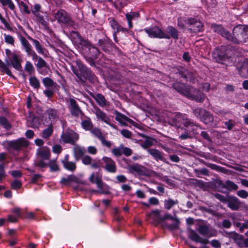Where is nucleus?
I'll return each mask as SVG.
<instances>
[{
    "label": "nucleus",
    "instance_id": "56",
    "mask_svg": "<svg viewBox=\"0 0 248 248\" xmlns=\"http://www.w3.org/2000/svg\"><path fill=\"white\" fill-rule=\"evenodd\" d=\"M123 144H121L118 147L114 148L112 150L111 152L112 154L117 157H119L123 154Z\"/></svg>",
    "mask_w": 248,
    "mask_h": 248
},
{
    "label": "nucleus",
    "instance_id": "53",
    "mask_svg": "<svg viewBox=\"0 0 248 248\" xmlns=\"http://www.w3.org/2000/svg\"><path fill=\"white\" fill-rule=\"evenodd\" d=\"M205 109L202 108H196L193 110V113L196 117L201 119L202 116L205 113Z\"/></svg>",
    "mask_w": 248,
    "mask_h": 248
},
{
    "label": "nucleus",
    "instance_id": "15",
    "mask_svg": "<svg viewBox=\"0 0 248 248\" xmlns=\"http://www.w3.org/2000/svg\"><path fill=\"white\" fill-rule=\"evenodd\" d=\"M147 151L156 161H161L168 165L170 164L169 161L164 156V154L158 150L150 148Z\"/></svg>",
    "mask_w": 248,
    "mask_h": 248
},
{
    "label": "nucleus",
    "instance_id": "11",
    "mask_svg": "<svg viewBox=\"0 0 248 248\" xmlns=\"http://www.w3.org/2000/svg\"><path fill=\"white\" fill-rule=\"evenodd\" d=\"M79 135L74 131L68 128L63 133V142L67 143H70L74 145L75 143L78 140Z\"/></svg>",
    "mask_w": 248,
    "mask_h": 248
},
{
    "label": "nucleus",
    "instance_id": "54",
    "mask_svg": "<svg viewBox=\"0 0 248 248\" xmlns=\"http://www.w3.org/2000/svg\"><path fill=\"white\" fill-rule=\"evenodd\" d=\"M30 83L35 89L40 87V82L35 77H31L30 79Z\"/></svg>",
    "mask_w": 248,
    "mask_h": 248
},
{
    "label": "nucleus",
    "instance_id": "23",
    "mask_svg": "<svg viewBox=\"0 0 248 248\" xmlns=\"http://www.w3.org/2000/svg\"><path fill=\"white\" fill-rule=\"evenodd\" d=\"M89 180L91 183L96 184L98 188L100 189L99 192L100 193H104L102 190L104 184L102 181L101 176H99L98 174H95L94 173H93L91 175Z\"/></svg>",
    "mask_w": 248,
    "mask_h": 248
},
{
    "label": "nucleus",
    "instance_id": "3",
    "mask_svg": "<svg viewBox=\"0 0 248 248\" xmlns=\"http://www.w3.org/2000/svg\"><path fill=\"white\" fill-rule=\"evenodd\" d=\"M77 63L80 70V73H78L74 68V67L70 64L72 71L77 76L79 79L82 84H84L86 80H88L92 83H94L96 80L95 75L92 72L83 64L79 62H77Z\"/></svg>",
    "mask_w": 248,
    "mask_h": 248
},
{
    "label": "nucleus",
    "instance_id": "60",
    "mask_svg": "<svg viewBox=\"0 0 248 248\" xmlns=\"http://www.w3.org/2000/svg\"><path fill=\"white\" fill-rule=\"evenodd\" d=\"M35 16L38 18L39 22L42 26H43L45 28L48 27V23L45 20L43 16H41L39 14Z\"/></svg>",
    "mask_w": 248,
    "mask_h": 248
},
{
    "label": "nucleus",
    "instance_id": "47",
    "mask_svg": "<svg viewBox=\"0 0 248 248\" xmlns=\"http://www.w3.org/2000/svg\"><path fill=\"white\" fill-rule=\"evenodd\" d=\"M178 203L177 200H173L171 199L164 201V207L167 210H170L172 207Z\"/></svg>",
    "mask_w": 248,
    "mask_h": 248
},
{
    "label": "nucleus",
    "instance_id": "16",
    "mask_svg": "<svg viewBox=\"0 0 248 248\" xmlns=\"http://www.w3.org/2000/svg\"><path fill=\"white\" fill-rule=\"evenodd\" d=\"M105 166L104 169L108 172L114 173L117 171L115 162L111 158L104 156L102 158Z\"/></svg>",
    "mask_w": 248,
    "mask_h": 248
},
{
    "label": "nucleus",
    "instance_id": "42",
    "mask_svg": "<svg viewBox=\"0 0 248 248\" xmlns=\"http://www.w3.org/2000/svg\"><path fill=\"white\" fill-rule=\"evenodd\" d=\"M46 165L47 167H49L50 170L52 172L60 170V169L55 159L50 160L48 162H46Z\"/></svg>",
    "mask_w": 248,
    "mask_h": 248
},
{
    "label": "nucleus",
    "instance_id": "9",
    "mask_svg": "<svg viewBox=\"0 0 248 248\" xmlns=\"http://www.w3.org/2000/svg\"><path fill=\"white\" fill-rule=\"evenodd\" d=\"M144 30L150 37L170 39V36L158 27L155 26L149 29H144Z\"/></svg>",
    "mask_w": 248,
    "mask_h": 248
},
{
    "label": "nucleus",
    "instance_id": "64",
    "mask_svg": "<svg viewBox=\"0 0 248 248\" xmlns=\"http://www.w3.org/2000/svg\"><path fill=\"white\" fill-rule=\"evenodd\" d=\"M110 25L114 30H116L117 32L120 31V30H121V26L119 25V24L114 19H113L111 20Z\"/></svg>",
    "mask_w": 248,
    "mask_h": 248
},
{
    "label": "nucleus",
    "instance_id": "35",
    "mask_svg": "<svg viewBox=\"0 0 248 248\" xmlns=\"http://www.w3.org/2000/svg\"><path fill=\"white\" fill-rule=\"evenodd\" d=\"M84 46L89 49L92 58L96 59L98 57L100 52L97 47L91 45L89 42V45Z\"/></svg>",
    "mask_w": 248,
    "mask_h": 248
},
{
    "label": "nucleus",
    "instance_id": "41",
    "mask_svg": "<svg viewBox=\"0 0 248 248\" xmlns=\"http://www.w3.org/2000/svg\"><path fill=\"white\" fill-rule=\"evenodd\" d=\"M66 24L68 26L74 25V21L71 18L70 15L63 10V24Z\"/></svg>",
    "mask_w": 248,
    "mask_h": 248
},
{
    "label": "nucleus",
    "instance_id": "8",
    "mask_svg": "<svg viewBox=\"0 0 248 248\" xmlns=\"http://www.w3.org/2000/svg\"><path fill=\"white\" fill-rule=\"evenodd\" d=\"M97 45L100 49L106 52H109L110 49L113 47L118 52L121 53V50L107 37L99 39Z\"/></svg>",
    "mask_w": 248,
    "mask_h": 248
},
{
    "label": "nucleus",
    "instance_id": "20",
    "mask_svg": "<svg viewBox=\"0 0 248 248\" xmlns=\"http://www.w3.org/2000/svg\"><path fill=\"white\" fill-rule=\"evenodd\" d=\"M69 103L71 107V113L73 116L77 117L80 115L81 116H84V114L81 110L75 99L70 98L69 99Z\"/></svg>",
    "mask_w": 248,
    "mask_h": 248
},
{
    "label": "nucleus",
    "instance_id": "51",
    "mask_svg": "<svg viewBox=\"0 0 248 248\" xmlns=\"http://www.w3.org/2000/svg\"><path fill=\"white\" fill-rule=\"evenodd\" d=\"M173 220V223L171 224H167L166 227L170 230H175L178 229L179 225V220L178 218H175Z\"/></svg>",
    "mask_w": 248,
    "mask_h": 248
},
{
    "label": "nucleus",
    "instance_id": "48",
    "mask_svg": "<svg viewBox=\"0 0 248 248\" xmlns=\"http://www.w3.org/2000/svg\"><path fill=\"white\" fill-rule=\"evenodd\" d=\"M64 167L68 170L74 171L76 169V165L75 162L71 161H63Z\"/></svg>",
    "mask_w": 248,
    "mask_h": 248
},
{
    "label": "nucleus",
    "instance_id": "45",
    "mask_svg": "<svg viewBox=\"0 0 248 248\" xmlns=\"http://www.w3.org/2000/svg\"><path fill=\"white\" fill-rule=\"evenodd\" d=\"M0 124L7 130H10L12 126L8 119L4 116L0 117Z\"/></svg>",
    "mask_w": 248,
    "mask_h": 248
},
{
    "label": "nucleus",
    "instance_id": "4",
    "mask_svg": "<svg viewBox=\"0 0 248 248\" xmlns=\"http://www.w3.org/2000/svg\"><path fill=\"white\" fill-rule=\"evenodd\" d=\"M40 159L37 161L35 165L40 168L47 167L46 160H49L50 158V150L46 146H44L40 150H38L37 153Z\"/></svg>",
    "mask_w": 248,
    "mask_h": 248
},
{
    "label": "nucleus",
    "instance_id": "1",
    "mask_svg": "<svg viewBox=\"0 0 248 248\" xmlns=\"http://www.w3.org/2000/svg\"><path fill=\"white\" fill-rule=\"evenodd\" d=\"M228 40L234 44L248 42V26L238 25L234 27L232 34L229 32Z\"/></svg>",
    "mask_w": 248,
    "mask_h": 248
},
{
    "label": "nucleus",
    "instance_id": "29",
    "mask_svg": "<svg viewBox=\"0 0 248 248\" xmlns=\"http://www.w3.org/2000/svg\"><path fill=\"white\" fill-rule=\"evenodd\" d=\"M212 28L213 30L216 32L221 34L223 37H224L227 39H228V36L229 35V31L225 30L221 26L212 24Z\"/></svg>",
    "mask_w": 248,
    "mask_h": 248
},
{
    "label": "nucleus",
    "instance_id": "27",
    "mask_svg": "<svg viewBox=\"0 0 248 248\" xmlns=\"http://www.w3.org/2000/svg\"><path fill=\"white\" fill-rule=\"evenodd\" d=\"M115 114H116L115 120L116 121H118L119 123H122V121H125L129 122L130 124H131L133 125L137 126V125L138 124L136 123H135L134 121H133L132 119L127 117L125 115H124L117 111L115 112Z\"/></svg>",
    "mask_w": 248,
    "mask_h": 248
},
{
    "label": "nucleus",
    "instance_id": "32",
    "mask_svg": "<svg viewBox=\"0 0 248 248\" xmlns=\"http://www.w3.org/2000/svg\"><path fill=\"white\" fill-rule=\"evenodd\" d=\"M167 32L170 36V38L172 37L174 39L177 40L179 38L178 31L172 26H169L167 28Z\"/></svg>",
    "mask_w": 248,
    "mask_h": 248
},
{
    "label": "nucleus",
    "instance_id": "34",
    "mask_svg": "<svg viewBox=\"0 0 248 248\" xmlns=\"http://www.w3.org/2000/svg\"><path fill=\"white\" fill-rule=\"evenodd\" d=\"M156 140L152 138L147 137L145 140L141 141L140 145L141 147L144 149H148L154 144V142Z\"/></svg>",
    "mask_w": 248,
    "mask_h": 248
},
{
    "label": "nucleus",
    "instance_id": "31",
    "mask_svg": "<svg viewBox=\"0 0 248 248\" xmlns=\"http://www.w3.org/2000/svg\"><path fill=\"white\" fill-rule=\"evenodd\" d=\"M160 211L158 210H153L151 214L150 217L156 224H159L162 222V216H160Z\"/></svg>",
    "mask_w": 248,
    "mask_h": 248
},
{
    "label": "nucleus",
    "instance_id": "7",
    "mask_svg": "<svg viewBox=\"0 0 248 248\" xmlns=\"http://www.w3.org/2000/svg\"><path fill=\"white\" fill-rule=\"evenodd\" d=\"M188 30L191 33H198L203 31V25L202 22L196 17H188L186 19Z\"/></svg>",
    "mask_w": 248,
    "mask_h": 248
},
{
    "label": "nucleus",
    "instance_id": "43",
    "mask_svg": "<svg viewBox=\"0 0 248 248\" xmlns=\"http://www.w3.org/2000/svg\"><path fill=\"white\" fill-rule=\"evenodd\" d=\"M28 39L32 42L39 53L43 54L44 53V49L42 48V45L37 40L33 39L29 36L28 37Z\"/></svg>",
    "mask_w": 248,
    "mask_h": 248
},
{
    "label": "nucleus",
    "instance_id": "14",
    "mask_svg": "<svg viewBox=\"0 0 248 248\" xmlns=\"http://www.w3.org/2000/svg\"><path fill=\"white\" fill-rule=\"evenodd\" d=\"M186 97L198 102H202L205 98L204 94L198 90L191 87Z\"/></svg>",
    "mask_w": 248,
    "mask_h": 248
},
{
    "label": "nucleus",
    "instance_id": "58",
    "mask_svg": "<svg viewBox=\"0 0 248 248\" xmlns=\"http://www.w3.org/2000/svg\"><path fill=\"white\" fill-rule=\"evenodd\" d=\"M55 20L62 26V10L60 9L54 14Z\"/></svg>",
    "mask_w": 248,
    "mask_h": 248
},
{
    "label": "nucleus",
    "instance_id": "62",
    "mask_svg": "<svg viewBox=\"0 0 248 248\" xmlns=\"http://www.w3.org/2000/svg\"><path fill=\"white\" fill-rule=\"evenodd\" d=\"M4 40L5 42L8 44L11 45H14L15 40L14 37L10 35L4 34Z\"/></svg>",
    "mask_w": 248,
    "mask_h": 248
},
{
    "label": "nucleus",
    "instance_id": "2",
    "mask_svg": "<svg viewBox=\"0 0 248 248\" xmlns=\"http://www.w3.org/2000/svg\"><path fill=\"white\" fill-rule=\"evenodd\" d=\"M11 58H6L5 60L6 63H4L0 60V68L1 69V72L5 73L10 77H13V75L8 68V66H12L15 69L18 71L22 70V66L21 64V59L20 56L17 54H12Z\"/></svg>",
    "mask_w": 248,
    "mask_h": 248
},
{
    "label": "nucleus",
    "instance_id": "19",
    "mask_svg": "<svg viewBox=\"0 0 248 248\" xmlns=\"http://www.w3.org/2000/svg\"><path fill=\"white\" fill-rule=\"evenodd\" d=\"M70 38L72 41L77 45L86 46L89 45V41L84 39L80 34L76 31H71L70 34Z\"/></svg>",
    "mask_w": 248,
    "mask_h": 248
},
{
    "label": "nucleus",
    "instance_id": "25",
    "mask_svg": "<svg viewBox=\"0 0 248 248\" xmlns=\"http://www.w3.org/2000/svg\"><path fill=\"white\" fill-rule=\"evenodd\" d=\"M188 237L191 240L196 242H199L203 244L209 243V241L207 239H202L196 232L192 229H189Z\"/></svg>",
    "mask_w": 248,
    "mask_h": 248
},
{
    "label": "nucleus",
    "instance_id": "26",
    "mask_svg": "<svg viewBox=\"0 0 248 248\" xmlns=\"http://www.w3.org/2000/svg\"><path fill=\"white\" fill-rule=\"evenodd\" d=\"M73 152L75 159L78 160L83 156L86 153V150L84 147L76 145L73 148Z\"/></svg>",
    "mask_w": 248,
    "mask_h": 248
},
{
    "label": "nucleus",
    "instance_id": "61",
    "mask_svg": "<svg viewBox=\"0 0 248 248\" xmlns=\"http://www.w3.org/2000/svg\"><path fill=\"white\" fill-rule=\"evenodd\" d=\"M21 182L20 181L17 180H15L11 184V187L13 189H19L21 187Z\"/></svg>",
    "mask_w": 248,
    "mask_h": 248
},
{
    "label": "nucleus",
    "instance_id": "39",
    "mask_svg": "<svg viewBox=\"0 0 248 248\" xmlns=\"http://www.w3.org/2000/svg\"><path fill=\"white\" fill-rule=\"evenodd\" d=\"M48 126L43 130L41 136L45 139L48 140L52 135L53 129L52 125H49Z\"/></svg>",
    "mask_w": 248,
    "mask_h": 248
},
{
    "label": "nucleus",
    "instance_id": "13",
    "mask_svg": "<svg viewBox=\"0 0 248 248\" xmlns=\"http://www.w3.org/2000/svg\"><path fill=\"white\" fill-rule=\"evenodd\" d=\"M93 112L96 115L97 119L104 122L106 124L109 125L112 128L116 129H117V126L111 123L110 118L99 108L98 107H94V109L93 110Z\"/></svg>",
    "mask_w": 248,
    "mask_h": 248
},
{
    "label": "nucleus",
    "instance_id": "36",
    "mask_svg": "<svg viewBox=\"0 0 248 248\" xmlns=\"http://www.w3.org/2000/svg\"><path fill=\"white\" fill-rule=\"evenodd\" d=\"M139 16V14L137 12H132L130 13H127L125 15V17L128 22V26L129 29L133 27V24L132 20L135 18H137Z\"/></svg>",
    "mask_w": 248,
    "mask_h": 248
},
{
    "label": "nucleus",
    "instance_id": "24",
    "mask_svg": "<svg viewBox=\"0 0 248 248\" xmlns=\"http://www.w3.org/2000/svg\"><path fill=\"white\" fill-rule=\"evenodd\" d=\"M27 122L29 126L33 128H38L41 124V121L39 117L31 113H30Z\"/></svg>",
    "mask_w": 248,
    "mask_h": 248
},
{
    "label": "nucleus",
    "instance_id": "38",
    "mask_svg": "<svg viewBox=\"0 0 248 248\" xmlns=\"http://www.w3.org/2000/svg\"><path fill=\"white\" fill-rule=\"evenodd\" d=\"M20 40L22 45L23 46L27 54L33 50L31 45L24 37L21 36Z\"/></svg>",
    "mask_w": 248,
    "mask_h": 248
},
{
    "label": "nucleus",
    "instance_id": "17",
    "mask_svg": "<svg viewBox=\"0 0 248 248\" xmlns=\"http://www.w3.org/2000/svg\"><path fill=\"white\" fill-rule=\"evenodd\" d=\"M128 169L131 173H136L139 175L147 176L148 174L146 167L137 163L128 166Z\"/></svg>",
    "mask_w": 248,
    "mask_h": 248
},
{
    "label": "nucleus",
    "instance_id": "21",
    "mask_svg": "<svg viewBox=\"0 0 248 248\" xmlns=\"http://www.w3.org/2000/svg\"><path fill=\"white\" fill-rule=\"evenodd\" d=\"M172 87L178 92L186 97L191 87L181 82H175L172 84Z\"/></svg>",
    "mask_w": 248,
    "mask_h": 248
},
{
    "label": "nucleus",
    "instance_id": "49",
    "mask_svg": "<svg viewBox=\"0 0 248 248\" xmlns=\"http://www.w3.org/2000/svg\"><path fill=\"white\" fill-rule=\"evenodd\" d=\"M78 178L74 175H70L67 178H63V185H67L71 182H77Z\"/></svg>",
    "mask_w": 248,
    "mask_h": 248
},
{
    "label": "nucleus",
    "instance_id": "50",
    "mask_svg": "<svg viewBox=\"0 0 248 248\" xmlns=\"http://www.w3.org/2000/svg\"><path fill=\"white\" fill-rule=\"evenodd\" d=\"M91 133L96 137L99 140L102 138L104 136L103 135L101 129L95 127L92 128L91 130Z\"/></svg>",
    "mask_w": 248,
    "mask_h": 248
},
{
    "label": "nucleus",
    "instance_id": "63",
    "mask_svg": "<svg viewBox=\"0 0 248 248\" xmlns=\"http://www.w3.org/2000/svg\"><path fill=\"white\" fill-rule=\"evenodd\" d=\"M92 160L93 159L92 157L88 155L83 156L82 158V163L86 165H89L91 164Z\"/></svg>",
    "mask_w": 248,
    "mask_h": 248
},
{
    "label": "nucleus",
    "instance_id": "40",
    "mask_svg": "<svg viewBox=\"0 0 248 248\" xmlns=\"http://www.w3.org/2000/svg\"><path fill=\"white\" fill-rule=\"evenodd\" d=\"M180 74L187 81H190L195 77L194 72L187 69L184 70V71L180 72Z\"/></svg>",
    "mask_w": 248,
    "mask_h": 248
},
{
    "label": "nucleus",
    "instance_id": "30",
    "mask_svg": "<svg viewBox=\"0 0 248 248\" xmlns=\"http://www.w3.org/2000/svg\"><path fill=\"white\" fill-rule=\"evenodd\" d=\"M38 69H41V68H44V69L42 71H39L42 74H46L47 73L49 69L47 66V64L44 59L41 57H39L38 62L36 64Z\"/></svg>",
    "mask_w": 248,
    "mask_h": 248
},
{
    "label": "nucleus",
    "instance_id": "44",
    "mask_svg": "<svg viewBox=\"0 0 248 248\" xmlns=\"http://www.w3.org/2000/svg\"><path fill=\"white\" fill-rule=\"evenodd\" d=\"M94 98L100 106L104 107L106 105V100L104 96L102 94H97L96 96L94 97Z\"/></svg>",
    "mask_w": 248,
    "mask_h": 248
},
{
    "label": "nucleus",
    "instance_id": "46",
    "mask_svg": "<svg viewBox=\"0 0 248 248\" xmlns=\"http://www.w3.org/2000/svg\"><path fill=\"white\" fill-rule=\"evenodd\" d=\"M222 187L226 188L230 191H231L232 190H236L238 188L236 184L230 180H227L225 184H223Z\"/></svg>",
    "mask_w": 248,
    "mask_h": 248
},
{
    "label": "nucleus",
    "instance_id": "5",
    "mask_svg": "<svg viewBox=\"0 0 248 248\" xmlns=\"http://www.w3.org/2000/svg\"><path fill=\"white\" fill-rule=\"evenodd\" d=\"M213 59L217 62L223 63L230 58L225 46H221L216 48L212 53Z\"/></svg>",
    "mask_w": 248,
    "mask_h": 248
},
{
    "label": "nucleus",
    "instance_id": "12",
    "mask_svg": "<svg viewBox=\"0 0 248 248\" xmlns=\"http://www.w3.org/2000/svg\"><path fill=\"white\" fill-rule=\"evenodd\" d=\"M7 145L16 151H20L22 148L28 146L29 141L24 138H20L15 140L8 141Z\"/></svg>",
    "mask_w": 248,
    "mask_h": 248
},
{
    "label": "nucleus",
    "instance_id": "10",
    "mask_svg": "<svg viewBox=\"0 0 248 248\" xmlns=\"http://www.w3.org/2000/svg\"><path fill=\"white\" fill-rule=\"evenodd\" d=\"M57 118V112L55 110L48 109L46 110L42 117L41 121L44 124L52 125V122Z\"/></svg>",
    "mask_w": 248,
    "mask_h": 248
},
{
    "label": "nucleus",
    "instance_id": "22",
    "mask_svg": "<svg viewBox=\"0 0 248 248\" xmlns=\"http://www.w3.org/2000/svg\"><path fill=\"white\" fill-rule=\"evenodd\" d=\"M227 203L228 206L232 210L234 211L239 209L241 203L239 200L235 196H228Z\"/></svg>",
    "mask_w": 248,
    "mask_h": 248
},
{
    "label": "nucleus",
    "instance_id": "28",
    "mask_svg": "<svg viewBox=\"0 0 248 248\" xmlns=\"http://www.w3.org/2000/svg\"><path fill=\"white\" fill-rule=\"evenodd\" d=\"M198 231L201 234L203 235H207L209 236H215L216 235V232L215 230H213L211 232H214V233H212L208 228L206 225H201L199 226Z\"/></svg>",
    "mask_w": 248,
    "mask_h": 248
},
{
    "label": "nucleus",
    "instance_id": "6",
    "mask_svg": "<svg viewBox=\"0 0 248 248\" xmlns=\"http://www.w3.org/2000/svg\"><path fill=\"white\" fill-rule=\"evenodd\" d=\"M173 122L176 126H179L181 124H183L186 127L192 128L193 130L194 128L193 127L198 126V124L196 123L188 118L185 114L180 113H177L173 118Z\"/></svg>",
    "mask_w": 248,
    "mask_h": 248
},
{
    "label": "nucleus",
    "instance_id": "59",
    "mask_svg": "<svg viewBox=\"0 0 248 248\" xmlns=\"http://www.w3.org/2000/svg\"><path fill=\"white\" fill-rule=\"evenodd\" d=\"M101 144L103 146H105L108 148H110L112 145V143L109 140H107L105 136H104L100 140Z\"/></svg>",
    "mask_w": 248,
    "mask_h": 248
},
{
    "label": "nucleus",
    "instance_id": "18",
    "mask_svg": "<svg viewBox=\"0 0 248 248\" xmlns=\"http://www.w3.org/2000/svg\"><path fill=\"white\" fill-rule=\"evenodd\" d=\"M236 67L239 74L242 77L248 78V59L243 62H238Z\"/></svg>",
    "mask_w": 248,
    "mask_h": 248
},
{
    "label": "nucleus",
    "instance_id": "55",
    "mask_svg": "<svg viewBox=\"0 0 248 248\" xmlns=\"http://www.w3.org/2000/svg\"><path fill=\"white\" fill-rule=\"evenodd\" d=\"M42 82L44 85L46 87H53L55 86L56 85L53 80L49 78H43Z\"/></svg>",
    "mask_w": 248,
    "mask_h": 248
},
{
    "label": "nucleus",
    "instance_id": "57",
    "mask_svg": "<svg viewBox=\"0 0 248 248\" xmlns=\"http://www.w3.org/2000/svg\"><path fill=\"white\" fill-rule=\"evenodd\" d=\"M0 2L4 6L8 5L12 10H14L15 9V6L12 0H0Z\"/></svg>",
    "mask_w": 248,
    "mask_h": 248
},
{
    "label": "nucleus",
    "instance_id": "37",
    "mask_svg": "<svg viewBox=\"0 0 248 248\" xmlns=\"http://www.w3.org/2000/svg\"><path fill=\"white\" fill-rule=\"evenodd\" d=\"M82 127L86 131H91L93 128V124L89 117L82 121L81 123Z\"/></svg>",
    "mask_w": 248,
    "mask_h": 248
},
{
    "label": "nucleus",
    "instance_id": "33",
    "mask_svg": "<svg viewBox=\"0 0 248 248\" xmlns=\"http://www.w3.org/2000/svg\"><path fill=\"white\" fill-rule=\"evenodd\" d=\"M200 120L205 124H207L213 122L214 117L210 112L205 110V113L202 116Z\"/></svg>",
    "mask_w": 248,
    "mask_h": 248
},
{
    "label": "nucleus",
    "instance_id": "52",
    "mask_svg": "<svg viewBox=\"0 0 248 248\" xmlns=\"http://www.w3.org/2000/svg\"><path fill=\"white\" fill-rule=\"evenodd\" d=\"M224 124L228 130L232 131L235 126L236 123L233 120L229 119L227 121L224 122Z\"/></svg>",
    "mask_w": 248,
    "mask_h": 248
}]
</instances>
